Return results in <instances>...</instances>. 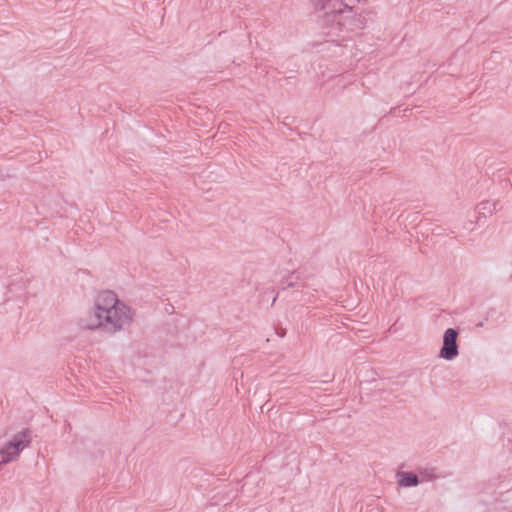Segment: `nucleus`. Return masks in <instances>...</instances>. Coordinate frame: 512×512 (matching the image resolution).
<instances>
[{
	"label": "nucleus",
	"mask_w": 512,
	"mask_h": 512,
	"mask_svg": "<svg viewBox=\"0 0 512 512\" xmlns=\"http://www.w3.org/2000/svg\"><path fill=\"white\" fill-rule=\"evenodd\" d=\"M131 320L130 308L120 302L113 292L103 291L96 296L93 307L81 318L80 324L85 329L118 330Z\"/></svg>",
	"instance_id": "nucleus-1"
},
{
	"label": "nucleus",
	"mask_w": 512,
	"mask_h": 512,
	"mask_svg": "<svg viewBox=\"0 0 512 512\" xmlns=\"http://www.w3.org/2000/svg\"><path fill=\"white\" fill-rule=\"evenodd\" d=\"M457 336V331L452 328L447 329L445 331L443 338V347L440 350L441 358L451 360L458 355V347L456 343Z\"/></svg>",
	"instance_id": "nucleus-3"
},
{
	"label": "nucleus",
	"mask_w": 512,
	"mask_h": 512,
	"mask_svg": "<svg viewBox=\"0 0 512 512\" xmlns=\"http://www.w3.org/2000/svg\"><path fill=\"white\" fill-rule=\"evenodd\" d=\"M29 435L27 432H20L1 449L3 456L9 458V462L15 460L20 452L28 445Z\"/></svg>",
	"instance_id": "nucleus-2"
},
{
	"label": "nucleus",
	"mask_w": 512,
	"mask_h": 512,
	"mask_svg": "<svg viewBox=\"0 0 512 512\" xmlns=\"http://www.w3.org/2000/svg\"><path fill=\"white\" fill-rule=\"evenodd\" d=\"M399 476H400L399 484L401 486H405V487L415 486L419 482L418 477L411 473H401Z\"/></svg>",
	"instance_id": "nucleus-4"
}]
</instances>
